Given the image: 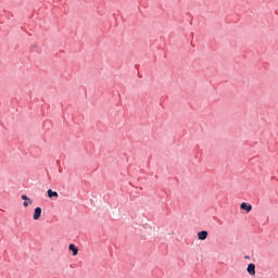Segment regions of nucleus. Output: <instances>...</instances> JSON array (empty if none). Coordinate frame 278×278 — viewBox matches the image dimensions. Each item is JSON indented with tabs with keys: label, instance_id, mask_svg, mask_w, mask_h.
<instances>
[{
	"label": "nucleus",
	"instance_id": "nucleus-1",
	"mask_svg": "<svg viewBox=\"0 0 278 278\" xmlns=\"http://www.w3.org/2000/svg\"><path fill=\"white\" fill-rule=\"evenodd\" d=\"M40 216H42V208L38 206L35 208L33 218L34 220H40Z\"/></svg>",
	"mask_w": 278,
	"mask_h": 278
},
{
	"label": "nucleus",
	"instance_id": "nucleus-2",
	"mask_svg": "<svg viewBox=\"0 0 278 278\" xmlns=\"http://www.w3.org/2000/svg\"><path fill=\"white\" fill-rule=\"evenodd\" d=\"M247 271L249 273V275H251L252 277H254L255 275V264L250 263L248 265Z\"/></svg>",
	"mask_w": 278,
	"mask_h": 278
},
{
	"label": "nucleus",
	"instance_id": "nucleus-3",
	"mask_svg": "<svg viewBox=\"0 0 278 278\" xmlns=\"http://www.w3.org/2000/svg\"><path fill=\"white\" fill-rule=\"evenodd\" d=\"M22 199H23V201H24L23 205H24L25 207H29V205H31L33 201H31V199H29L27 195L23 194V195H22Z\"/></svg>",
	"mask_w": 278,
	"mask_h": 278
},
{
	"label": "nucleus",
	"instance_id": "nucleus-4",
	"mask_svg": "<svg viewBox=\"0 0 278 278\" xmlns=\"http://www.w3.org/2000/svg\"><path fill=\"white\" fill-rule=\"evenodd\" d=\"M198 238H199V240H207V231L202 230V231L198 232Z\"/></svg>",
	"mask_w": 278,
	"mask_h": 278
},
{
	"label": "nucleus",
	"instance_id": "nucleus-5",
	"mask_svg": "<svg viewBox=\"0 0 278 278\" xmlns=\"http://www.w3.org/2000/svg\"><path fill=\"white\" fill-rule=\"evenodd\" d=\"M240 207L241 210H245V212H251V210H253V206L247 204V202L241 203Z\"/></svg>",
	"mask_w": 278,
	"mask_h": 278
},
{
	"label": "nucleus",
	"instance_id": "nucleus-6",
	"mask_svg": "<svg viewBox=\"0 0 278 278\" xmlns=\"http://www.w3.org/2000/svg\"><path fill=\"white\" fill-rule=\"evenodd\" d=\"M70 251H72L73 255H77L79 253V250L77 249V247H75V244L71 243L68 247Z\"/></svg>",
	"mask_w": 278,
	"mask_h": 278
},
{
	"label": "nucleus",
	"instance_id": "nucleus-7",
	"mask_svg": "<svg viewBox=\"0 0 278 278\" xmlns=\"http://www.w3.org/2000/svg\"><path fill=\"white\" fill-rule=\"evenodd\" d=\"M48 197H49V199H53V197H54L55 199H58L59 194H58L56 191H53V190L49 189V190H48Z\"/></svg>",
	"mask_w": 278,
	"mask_h": 278
},
{
	"label": "nucleus",
	"instance_id": "nucleus-8",
	"mask_svg": "<svg viewBox=\"0 0 278 278\" xmlns=\"http://www.w3.org/2000/svg\"><path fill=\"white\" fill-rule=\"evenodd\" d=\"M245 260H251V257L250 256H245Z\"/></svg>",
	"mask_w": 278,
	"mask_h": 278
}]
</instances>
